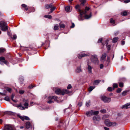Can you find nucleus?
Listing matches in <instances>:
<instances>
[{
    "label": "nucleus",
    "mask_w": 130,
    "mask_h": 130,
    "mask_svg": "<svg viewBox=\"0 0 130 130\" xmlns=\"http://www.w3.org/2000/svg\"><path fill=\"white\" fill-rule=\"evenodd\" d=\"M24 119L27 120H29L30 119L28 117L24 116Z\"/></svg>",
    "instance_id": "nucleus-51"
},
{
    "label": "nucleus",
    "mask_w": 130,
    "mask_h": 130,
    "mask_svg": "<svg viewBox=\"0 0 130 130\" xmlns=\"http://www.w3.org/2000/svg\"><path fill=\"white\" fill-rule=\"evenodd\" d=\"M92 67L89 64H87V69L88 72L89 73H92Z\"/></svg>",
    "instance_id": "nucleus-18"
},
{
    "label": "nucleus",
    "mask_w": 130,
    "mask_h": 130,
    "mask_svg": "<svg viewBox=\"0 0 130 130\" xmlns=\"http://www.w3.org/2000/svg\"><path fill=\"white\" fill-rule=\"evenodd\" d=\"M14 114V113L13 112L9 111V115H13Z\"/></svg>",
    "instance_id": "nucleus-54"
},
{
    "label": "nucleus",
    "mask_w": 130,
    "mask_h": 130,
    "mask_svg": "<svg viewBox=\"0 0 130 130\" xmlns=\"http://www.w3.org/2000/svg\"><path fill=\"white\" fill-rule=\"evenodd\" d=\"M34 87V86L31 85L29 86L28 87V88L29 89H32L33 88V87Z\"/></svg>",
    "instance_id": "nucleus-53"
},
{
    "label": "nucleus",
    "mask_w": 130,
    "mask_h": 130,
    "mask_svg": "<svg viewBox=\"0 0 130 130\" xmlns=\"http://www.w3.org/2000/svg\"><path fill=\"white\" fill-rule=\"evenodd\" d=\"M52 97L53 98V100L54 101H56L58 103H59L62 102L61 101H60L59 100H58V98L57 96H53Z\"/></svg>",
    "instance_id": "nucleus-14"
},
{
    "label": "nucleus",
    "mask_w": 130,
    "mask_h": 130,
    "mask_svg": "<svg viewBox=\"0 0 130 130\" xmlns=\"http://www.w3.org/2000/svg\"><path fill=\"white\" fill-rule=\"evenodd\" d=\"M19 92L20 94H22L24 93V91L22 90H19Z\"/></svg>",
    "instance_id": "nucleus-43"
},
{
    "label": "nucleus",
    "mask_w": 130,
    "mask_h": 130,
    "mask_svg": "<svg viewBox=\"0 0 130 130\" xmlns=\"http://www.w3.org/2000/svg\"><path fill=\"white\" fill-rule=\"evenodd\" d=\"M93 119L95 123L98 124L101 119L99 116L96 115L93 117Z\"/></svg>",
    "instance_id": "nucleus-6"
},
{
    "label": "nucleus",
    "mask_w": 130,
    "mask_h": 130,
    "mask_svg": "<svg viewBox=\"0 0 130 130\" xmlns=\"http://www.w3.org/2000/svg\"><path fill=\"white\" fill-rule=\"evenodd\" d=\"M90 113L91 114V115H93L98 114L99 113V111H94L93 110H91Z\"/></svg>",
    "instance_id": "nucleus-16"
},
{
    "label": "nucleus",
    "mask_w": 130,
    "mask_h": 130,
    "mask_svg": "<svg viewBox=\"0 0 130 130\" xmlns=\"http://www.w3.org/2000/svg\"><path fill=\"white\" fill-rule=\"evenodd\" d=\"M124 2L125 3H127L128 2H130V0H126L124 1Z\"/></svg>",
    "instance_id": "nucleus-59"
},
{
    "label": "nucleus",
    "mask_w": 130,
    "mask_h": 130,
    "mask_svg": "<svg viewBox=\"0 0 130 130\" xmlns=\"http://www.w3.org/2000/svg\"><path fill=\"white\" fill-rule=\"evenodd\" d=\"M6 49L4 48H0V54L6 51Z\"/></svg>",
    "instance_id": "nucleus-22"
},
{
    "label": "nucleus",
    "mask_w": 130,
    "mask_h": 130,
    "mask_svg": "<svg viewBox=\"0 0 130 130\" xmlns=\"http://www.w3.org/2000/svg\"><path fill=\"white\" fill-rule=\"evenodd\" d=\"M119 86L120 87H123V83L122 82H120L119 83Z\"/></svg>",
    "instance_id": "nucleus-34"
},
{
    "label": "nucleus",
    "mask_w": 130,
    "mask_h": 130,
    "mask_svg": "<svg viewBox=\"0 0 130 130\" xmlns=\"http://www.w3.org/2000/svg\"><path fill=\"white\" fill-rule=\"evenodd\" d=\"M101 100L105 103H108L111 101V99L110 98H107L105 96H102L101 97Z\"/></svg>",
    "instance_id": "nucleus-5"
},
{
    "label": "nucleus",
    "mask_w": 130,
    "mask_h": 130,
    "mask_svg": "<svg viewBox=\"0 0 130 130\" xmlns=\"http://www.w3.org/2000/svg\"><path fill=\"white\" fill-rule=\"evenodd\" d=\"M23 102L24 103L23 105L26 108H28V100H25L24 99L23 100Z\"/></svg>",
    "instance_id": "nucleus-8"
},
{
    "label": "nucleus",
    "mask_w": 130,
    "mask_h": 130,
    "mask_svg": "<svg viewBox=\"0 0 130 130\" xmlns=\"http://www.w3.org/2000/svg\"><path fill=\"white\" fill-rule=\"evenodd\" d=\"M89 8L88 7H85V11H85L86 12V13H87V11H88L89 10Z\"/></svg>",
    "instance_id": "nucleus-49"
},
{
    "label": "nucleus",
    "mask_w": 130,
    "mask_h": 130,
    "mask_svg": "<svg viewBox=\"0 0 130 130\" xmlns=\"http://www.w3.org/2000/svg\"><path fill=\"white\" fill-rule=\"evenodd\" d=\"M112 86L113 89L117 88L118 87V85L117 83L113 84Z\"/></svg>",
    "instance_id": "nucleus-32"
},
{
    "label": "nucleus",
    "mask_w": 130,
    "mask_h": 130,
    "mask_svg": "<svg viewBox=\"0 0 130 130\" xmlns=\"http://www.w3.org/2000/svg\"><path fill=\"white\" fill-rule=\"evenodd\" d=\"M69 90H55V92L58 95H64L65 94H71L72 92L71 91H69Z\"/></svg>",
    "instance_id": "nucleus-1"
},
{
    "label": "nucleus",
    "mask_w": 130,
    "mask_h": 130,
    "mask_svg": "<svg viewBox=\"0 0 130 130\" xmlns=\"http://www.w3.org/2000/svg\"><path fill=\"white\" fill-rule=\"evenodd\" d=\"M91 16V12H90L89 15L87 14H86L85 15V18L86 19H88L90 18Z\"/></svg>",
    "instance_id": "nucleus-24"
},
{
    "label": "nucleus",
    "mask_w": 130,
    "mask_h": 130,
    "mask_svg": "<svg viewBox=\"0 0 130 130\" xmlns=\"http://www.w3.org/2000/svg\"><path fill=\"white\" fill-rule=\"evenodd\" d=\"M102 38H100L99 39L98 41V42L99 43H100L102 41Z\"/></svg>",
    "instance_id": "nucleus-57"
},
{
    "label": "nucleus",
    "mask_w": 130,
    "mask_h": 130,
    "mask_svg": "<svg viewBox=\"0 0 130 130\" xmlns=\"http://www.w3.org/2000/svg\"><path fill=\"white\" fill-rule=\"evenodd\" d=\"M44 17L46 18H48L49 19H51L52 18L51 15H45L44 16Z\"/></svg>",
    "instance_id": "nucleus-40"
},
{
    "label": "nucleus",
    "mask_w": 130,
    "mask_h": 130,
    "mask_svg": "<svg viewBox=\"0 0 130 130\" xmlns=\"http://www.w3.org/2000/svg\"><path fill=\"white\" fill-rule=\"evenodd\" d=\"M8 90H4L2 93L0 92V94L3 96H6L4 100L7 101H8V96H7V91Z\"/></svg>",
    "instance_id": "nucleus-4"
},
{
    "label": "nucleus",
    "mask_w": 130,
    "mask_h": 130,
    "mask_svg": "<svg viewBox=\"0 0 130 130\" xmlns=\"http://www.w3.org/2000/svg\"><path fill=\"white\" fill-rule=\"evenodd\" d=\"M106 53H104L102 54L100 59L101 61L102 62H104L106 60Z\"/></svg>",
    "instance_id": "nucleus-11"
},
{
    "label": "nucleus",
    "mask_w": 130,
    "mask_h": 130,
    "mask_svg": "<svg viewBox=\"0 0 130 130\" xmlns=\"http://www.w3.org/2000/svg\"><path fill=\"white\" fill-rule=\"evenodd\" d=\"M127 90H125L122 93V95L123 96L125 95L126 94V93L127 92Z\"/></svg>",
    "instance_id": "nucleus-46"
},
{
    "label": "nucleus",
    "mask_w": 130,
    "mask_h": 130,
    "mask_svg": "<svg viewBox=\"0 0 130 130\" xmlns=\"http://www.w3.org/2000/svg\"><path fill=\"white\" fill-rule=\"evenodd\" d=\"M121 44L122 45H123L124 44L125 42L124 41H122L121 42Z\"/></svg>",
    "instance_id": "nucleus-60"
},
{
    "label": "nucleus",
    "mask_w": 130,
    "mask_h": 130,
    "mask_svg": "<svg viewBox=\"0 0 130 130\" xmlns=\"http://www.w3.org/2000/svg\"><path fill=\"white\" fill-rule=\"evenodd\" d=\"M59 28V26L58 24H55L54 26V29L55 30H58Z\"/></svg>",
    "instance_id": "nucleus-29"
},
{
    "label": "nucleus",
    "mask_w": 130,
    "mask_h": 130,
    "mask_svg": "<svg viewBox=\"0 0 130 130\" xmlns=\"http://www.w3.org/2000/svg\"><path fill=\"white\" fill-rule=\"evenodd\" d=\"M0 29L3 31H6L8 29V27L7 23L5 22H0Z\"/></svg>",
    "instance_id": "nucleus-2"
},
{
    "label": "nucleus",
    "mask_w": 130,
    "mask_h": 130,
    "mask_svg": "<svg viewBox=\"0 0 130 130\" xmlns=\"http://www.w3.org/2000/svg\"><path fill=\"white\" fill-rule=\"evenodd\" d=\"M59 25L61 28H64V27L65 26L63 24H62L61 23L59 24Z\"/></svg>",
    "instance_id": "nucleus-50"
},
{
    "label": "nucleus",
    "mask_w": 130,
    "mask_h": 130,
    "mask_svg": "<svg viewBox=\"0 0 130 130\" xmlns=\"http://www.w3.org/2000/svg\"><path fill=\"white\" fill-rule=\"evenodd\" d=\"M80 15L78 16V18L79 20V21H82L83 20V18L82 17V15L84 14H85L86 12L85 11H82L80 12Z\"/></svg>",
    "instance_id": "nucleus-9"
},
{
    "label": "nucleus",
    "mask_w": 130,
    "mask_h": 130,
    "mask_svg": "<svg viewBox=\"0 0 130 130\" xmlns=\"http://www.w3.org/2000/svg\"><path fill=\"white\" fill-rule=\"evenodd\" d=\"M48 101L47 102L49 104H51L54 102V101L53 99V98L52 96H49L48 98Z\"/></svg>",
    "instance_id": "nucleus-12"
},
{
    "label": "nucleus",
    "mask_w": 130,
    "mask_h": 130,
    "mask_svg": "<svg viewBox=\"0 0 130 130\" xmlns=\"http://www.w3.org/2000/svg\"><path fill=\"white\" fill-rule=\"evenodd\" d=\"M72 86L70 84H69L67 87V89H69L71 88Z\"/></svg>",
    "instance_id": "nucleus-56"
},
{
    "label": "nucleus",
    "mask_w": 130,
    "mask_h": 130,
    "mask_svg": "<svg viewBox=\"0 0 130 130\" xmlns=\"http://www.w3.org/2000/svg\"><path fill=\"white\" fill-rule=\"evenodd\" d=\"M101 81V80H95L94 81L93 83L94 85H98Z\"/></svg>",
    "instance_id": "nucleus-26"
},
{
    "label": "nucleus",
    "mask_w": 130,
    "mask_h": 130,
    "mask_svg": "<svg viewBox=\"0 0 130 130\" xmlns=\"http://www.w3.org/2000/svg\"><path fill=\"white\" fill-rule=\"evenodd\" d=\"M17 116L21 119L22 121H24V116H22L19 115H18Z\"/></svg>",
    "instance_id": "nucleus-31"
},
{
    "label": "nucleus",
    "mask_w": 130,
    "mask_h": 130,
    "mask_svg": "<svg viewBox=\"0 0 130 130\" xmlns=\"http://www.w3.org/2000/svg\"><path fill=\"white\" fill-rule=\"evenodd\" d=\"M104 129L105 130H109V128H108L106 127H104Z\"/></svg>",
    "instance_id": "nucleus-64"
},
{
    "label": "nucleus",
    "mask_w": 130,
    "mask_h": 130,
    "mask_svg": "<svg viewBox=\"0 0 130 130\" xmlns=\"http://www.w3.org/2000/svg\"><path fill=\"white\" fill-rule=\"evenodd\" d=\"M78 105L79 107H80L82 106V103L81 102H79L78 104Z\"/></svg>",
    "instance_id": "nucleus-58"
},
{
    "label": "nucleus",
    "mask_w": 130,
    "mask_h": 130,
    "mask_svg": "<svg viewBox=\"0 0 130 130\" xmlns=\"http://www.w3.org/2000/svg\"><path fill=\"white\" fill-rule=\"evenodd\" d=\"M11 38H12V39L15 40L17 38V36L16 35H13V37L12 38V37H11Z\"/></svg>",
    "instance_id": "nucleus-47"
},
{
    "label": "nucleus",
    "mask_w": 130,
    "mask_h": 130,
    "mask_svg": "<svg viewBox=\"0 0 130 130\" xmlns=\"http://www.w3.org/2000/svg\"><path fill=\"white\" fill-rule=\"evenodd\" d=\"M52 4H46L45 6V7L46 9H48L52 7Z\"/></svg>",
    "instance_id": "nucleus-19"
},
{
    "label": "nucleus",
    "mask_w": 130,
    "mask_h": 130,
    "mask_svg": "<svg viewBox=\"0 0 130 130\" xmlns=\"http://www.w3.org/2000/svg\"><path fill=\"white\" fill-rule=\"evenodd\" d=\"M110 22L112 24H114L115 23V21L112 18H111L110 20Z\"/></svg>",
    "instance_id": "nucleus-44"
},
{
    "label": "nucleus",
    "mask_w": 130,
    "mask_h": 130,
    "mask_svg": "<svg viewBox=\"0 0 130 130\" xmlns=\"http://www.w3.org/2000/svg\"><path fill=\"white\" fill-rule=\"evenodd\" d=\"M105 123L106 125L108 126H115L116 125V123H112L108 119L106 120L105 121Z\"/></svg>",
    "instance_id": "nucleus-3"
},
{
    "label": "nucleus",
    "mask_w": 130,
    "mask_h": 130,
    "mask_svg": "<svg viewBox=\"0 0 130 130\" xmlns=\"http://www.w3.org/2000/svg\"><path fill=\"white\" fill-rule=\"evenodd\" d=\"M130 107V103H128L123 105L122 106V108L124 109H127Z\"/></svg>",
    "instance_id": "nucleus-10"
},
{
    "label": "nucleus",
    "mask_w": 130,
    "mask_h": 130,
    "mask_svg": "<svg viewBox=\"0 0 130 130\" xmlns=\"http://www.w3.org/2000/svg\"><path fill=\"white\" fill-rule=\"evenodd\" d=\"M19 107H20V108L21 110H24L25 109V108H26L25 107H24L22 106L21 105L19 106Z\"/></svg>",
    "instance_id": "nucleus-48"
},
{
    "label": "nucleus",
    "mask_w": 130,
    "mask_h": 130,
    "mask_svg": "<svg viewBox=\"0 0 130 130\" xmlns=\"http://www.w3.org/2000/svg\"><path fill=\"white\" fill-rule=\"evenodd\" d=\"M3 130H8V125H5Z\"/></svg>",
    "instance_id": "nucleus-39"
},
{
    "label": "nucleus",
    "mask_w": 130,
    "mask_h": 130,
    "mask_svg": "<svg viewBox=\"0 0 130 130\" xmlns=\"http://www.w3.org/2000/svg\"><path fill=\"white\" fill-rule=\"evenodd\" d=\"M52 8L51 9V11L48 13V14H50L51 13H52V12L55 9L56 7H51Z\"/></svg>",
    "instance_id": "nucleus-30"
},
{
    "label": "nucleus",
    "mask_w": 130,
    "mask_h": 130,
    "mask_svg": "<svg viewBox=\"0 0 130 130\" xmlns=\"http://www.w3.org/2000/svg\"><path fill=\"white\" fill-rule=\"evenodd\" d=\"M90 100L86 102V105L87 107L89 106L90 105Z\"/></svg>",
    "instance_id": "nucleus-36"
},
{
    "label": "nucleus",
    "mask_w": 130,
    "mask_h": 130,
    "mask_svg": "<svg viewBox=\"0 0 130 130\" xmlns=\"http://www.w3.org/2000/svg\"><path fill=\"white\" fill-rule=\"evenodd\" d=\"M82 70L80 68H78L76 70V71L77 73H79Z\"/></svg>",
    "instance_id": "nucleus-35"
},
{
    "label": "nucleus",
    "mask_w": 130,
    "mask_h": 130,
    "mask_svg": "<svg viewBox=\"0 0 130 130\" xmlns=\"http://www.w3.org/2000/svg\"><path fill=\"white\" fill-rule=\"evenodd\" d=\"M20 80L21 84H22L24 81V79L23 78H20Z\"/></svg>",
    "instance_id": "nucleus-45"
},
{
    "label": "nucleus",
    "mask_w": 130,
    "mask_h": 130,
    "mask_svg": "<svg viewBox=\"0 0 130 130\" xmlns=\"http://www.w3.org/2000/svg\"><path fill=\"white\" fill-rule=\"evenodd\" d=\"M21 6L25 8V9L26 11H27L30 8V7H27L26 5L24 4H22Z\"/></svg>",
    "instance_id": "nucleus-20"
},
{
    "label": "nucleus",
    "mask_w": 130,
    "mask_h": 130,
    "mask_svg": "<svg viewBox=\"0 0 130 130\" xmlns=\"http://www.w3.org/2000/svg\"><path fill=\"white\" fill-rule=\"evenodd\" d=\"M118 39V37H116L113 38L112 40V42L113 43H115L116 42Z\"/></svg>",
    "instance_id": "nucleus-28"
},
{
    "label": "nucleus",
    "mask_w": 130,
    "mask_h": 130,
    "mask_svg": "<svg viewBox=\"0 0 130 130\" xmlns=\"http://www.w3.org/2000/svg\"><path fill=\"white\" fill-rule=\"evenodd\" d=\"M106 111L105 109H101L100 110V112L102 113H105L106 112Z\"/></svg>",
    "instance_id": "nucleus-42"
},
{
    "label": "nucleus",
    "mask_w": 130,
    "mask_h": 130,
    "mask_svg": "<svg viewBox=\"0 0 130 130\" xmlns=\"http://www.w3.org/2000/svg\"><path fill=\"white\" fill-rule=\"evenodd\" d=\"M30 126V124L29 122H27L25 124V128L27 129L29 128Z\"/></svg>",
    "instance_id": "nucleus-17"
},
{
    "label": "nucleus",
    "mask_w": 130,
    "mask_h": 130,
    "mask_svg": "<svg viewBox=\"0 0 130 130\" xmlns=\"http://www.w3.org/2000/svg\"><path fill=\"white\" fill-rule=\"evenodd\" d=\"M88 55L87 54H79L78 55V57L79 58L81 59L83 57L87 56Z\"/></svg>",
    "instance_id": "nucleus-15"
},
{
    "label": "nucleus",
    "mask_w": 130,
    "mask_h": 130,
    "mask_svg": "<svg viewBox=\"0 0 130 130\" xmlns=\"http://www.w3.org/2000/svg\"><path fill=\"white\" fill-rule=\"evenodd\" d=\"M9 130H15L14 127L11 125H9Z\"/></svg>",
    "instance_id": "nucleus-23"
},
{
    "label": "nucleus",
    "mask_w": 130,
    "mask_h": 130,
    "mask_svg": "<svg viewBox=\"0 0 130 130\" xmlns=\"http://www.w3.org/2000/svg\"><path fill=\"white\" fill-rule=\"evenodd\" d=\"M107 47L108 50H110V46L108 45H107Z\"/></svg>",
    "instance_id": "nucleus-55"
},
{
    "label": "nucleus",
    "mask_w": 130,
    "mask_h": 130,
    "mask_svg": "<svg viewBox=\"0 0 130 130\" xmlns=\"http://www.w3.org/2000/svg\"><path fill=\"white\" fill-rule=\"evenodd\" d=\"M72 9V7H70V6H67L65 7V10L66 11L68 12H70L71 11Z\"/></svg>",
    "instance_id": "nucleus-13"
},
{
    "label": "nucleus",
    "mask_w": 130,
    "mask_h": 130,
    "mask_svg": "<svg viewBox=\"0 0 130 130\" xmlns=\"http://www.w3.org/2000/svg\"><path fill=\"white\" fill-rule=\"evenodd\" d=\"M95 88V86H90L89 88L88 89H94Z\"/></svg>",
    "instance_id": "nucleus-52"
},
{
    "label": "nucleus",
    "mask_w": 130,
    "mask_h": 130,
    "mask_svg": "<svg viewBox=\"0 0 130 130\" xmlns=\"http://www.w3.org/2000/svg\"><path fill=\"white\" fill-rule=\"evenodd\" d=\"M75 26V25L73 23H72V26H71V28H73Z\"/></svg>",
    "instance_id": "nucleus-62"
},
{
    "label": "nucleus",
    "mask_w": 130,
    "mask_h": 130,
    "mask_svg": "<svg viewBox=\"0 0 130 130\" xmlns=\"http://www.w3.org/2000/svg\"><path fill=\"white\" fill-rule=\"evenodd\" d=\"M121 90H117L116 92L118 93H120L121 91Z\"/></svg>",
    "instance_id": "nucleus-63"
},
{
    "label": "nucleus",
    "mask_w": 130,
    "mask_h": 130,
    "mask_svg": "<svg viewBox=\"0 0 130 130\" xmlns=\"http://www.w3.org/2000/svg\"><path fill=\"white\" fill-rule=\"evenodd\" d=\"M80 6L79 5H77L75 6V8L76 9H77L80 12L83 11L80 10L79 9Z\"/></svg>",
    "instance_id": "nucleus-21"
},
{
    "label": "nucleus",
    "mask_w": 130,
    "mask_h": 130,
    "mask_svg": "<svg viewBox=\"0 0 130 130\" xmlns=\"http://www.w3.org/2000/svg\"><path fill=\"white\" fill-rule=\"evenodd\" d=\"M0 61L1 64H2L3 63L6 65H7V62L6 61L5 58L3 57H0Z\"/></svg>",
    "instance_id": "nucleus-7"
},
{
    "label": "nucleus",
    "mask_w": 130,
    "mask_h": 130,
    "mask_svg": "<svg viewBox=\"0 0 130 130\" xmlns=\"http://www.w3.org/2000/svg\"><path fill=\"white\" fill-rule=\"evenodd\" d=\"M15 95L14 94H12L11 96V99L14 102H17L18 101L17 100H14L13 99Z\"/></svg>",
    "instance_id": "nucleus-27"
},
{
    "label": "nucleus",
    "mask_w": 130,
    "mask_h": 130,
    "mask_svg": "<svg viewBox=\"0 0 130 130\" xmlns=\"http://www.w3.org/2000/svg\"><path fill=\"white\" fill-rule=\"evenodd\" d=\"M103 65L102 64H101L100 65V69H102L103 67Z\"/></svg>",
    "instance_id": "nucleus-61"
},
{
    "label": "nucleus",
    "mask_w": 130,
    "mask_h": 130,
    "mask_svg": "<svg viewBox=\"0 0 130 130\" xmlns=\"http://www.w3.org/2000/svg\"><path fill=\"white\" fill-rule=\"evenodd\" d=\"M109 116V115H104L103 117L102 118V119L103 120H104L106 118H107Z\"/></svg>",
    "instance_id": "nucleus-38"
},
{
    "label": "nucleus",
    "mask_w": 130,
    "mask_h": 130,
    "mask_svg": "<svg viewBox=\"0 0 130 130\" xmlns=\"http://www.w3.org/2000/svg\"><path fill=\"white\" fill-rule=\"evenodd\" d=\"M91 111L87 112L86 113V115L88 116H90L91 115V114L90 113Z\"/></svg>",
    "instance_id": "nucleus-33"
},
{
    "label": "nucleus",
    "mask_w": 130,
    "mask_h": 130,
    "mask_svg": "<svg viewBox=\"0 0 130 130\" xmlns=\"http://www.w3.org/2000/svg\"><path fill=\"white\" fill-rule=\"evenodd\" d=\"M127 14V12L126 11H124L121 13V14L123 16L126 15Z\"/></svg>",
    "instance_id": "nucleus-41"
},
{
    "label": "nucleus",
    "mask_w": 130,
    "mask_h": 130,
    "mask_svg": "<svg viewBox=\"0 0 130 130\" xmlns=\"http://www.w3.org/2000/svg\"><path fill=\"white\" fill-rule=\"evenodd\" d=\"M93 57L94 58V60L95 61H93L95 63L96 62H97L98 61V59L97 58V56L95 55H93Z\"/></svg>",
    "instance_id": "nucleus-25"
},
{
    "label": "nucleus",
    "mask_w": 130,
    "mask_h": 130,
    "mask_svg": "<svg viewBox=\"0 0 130 130\" xmlns=\"http://www.w3.org/2000/svg\"><path fill=\"white\" fill-rule=\"evenodd\" d=\"M80 2H81V4L83 5H84V3L86 2V0H79Z\"/></svg>",
    "instance_id": "nucleus-37"
}]
</instances>
